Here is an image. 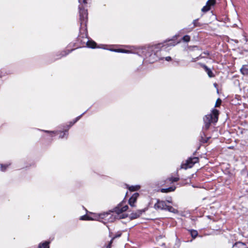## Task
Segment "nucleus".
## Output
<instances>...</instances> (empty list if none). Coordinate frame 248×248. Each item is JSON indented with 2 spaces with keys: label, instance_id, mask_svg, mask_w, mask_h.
I'll return each instance as SVG.
<instances>
[{
  "label": "nucleus",
  "instance_id": "1",
  "mask_svg": "<svg viewBox=\"0 0 248 248\" xmlns=\"http://www.w3.org/2000/svg\"><path fill=\"white\" fill-rule=\"evenodd\" d=\"M154 46L143 47L140 49L138 53H141L143 56L146 57L147 61L150 63H153L159 59L157 56L158 52H155Z\"/></svg>",
  "mask_w": 248,
  "mask_h": 248
},
{
  "label": "nucleus",
  "instance_id": "2",
  "mask_svg": "<svg viewBox=\"0 0 248 248\" xmlns=\"http://www.w3.org/2000/svg\"><path fill=\"white\" fill-rule=\"evenodd\" d=\"M218 111L216 109H213L211 113L207 114L203 118L204 126L203 128L207 130L212 123H217L218 120Z\"/></svg>",
  "mask_w": 248,
  "mask_h": 248
},
{
  "label": "nucleus",
  "instance_id": "3",
  "mask_svg": "<svg viewBox=\"0 0 248 248\" xmlns=\"http://www.w3.org/2000/svg\"><path fill=\"white\" fill-rule=\"evenodd\" d=\"M128 208V206L127 205H123V203L119 204L117 207L115 209V211L111 213H107L101 215V216H104V217L109 220L110 221H113V219L116 217L115 214H117L118 215L120 213L126 211Z\"/></svg>",
  "mask_w": 248,
  "mask_h": 248
},
{
  "label": "nucleus",
  "instance_id": "4",
  "mask_svg": "<svg viewBox=\"0 0 248 248\" xmlns=\"http://www.w3.org/2000/svg\"><path fill=\"white\" fill-rule=\"evenodd\" d=\"M154 208L156 210H165L170 212H174L175 209L172 206L167 205L165 202L157 200L156 203L154 205Z\"/></svg>",
  "mask_w": 248,
  "mask_h": 248
},
{
  "label": "nucleus",
  "instance_id": "5",
  "mask_svg": "<svg viewBox=\"0 0 248 248\" xmlns=\"http://www.w3.org/2000/svg\"><path fill=\"white\" fill-rule=\"evenodd\" d=\"M79 13L81 27H82L83 26H86L88 18V13L87 10L82 9L81 7L79 5Z\"/></svg>",
  "mask_w": 248,
  "mask_h": 248
},
{
  "label": "nucleus",
  "instance_id": "6",
  "mask_svg": "<svg viewBox=\"0 0 248 248\" xmlns=\"http://www.w3.org/2000/svg\"><path fill=\"white\" fill-rule=\"evenodd\" d=\"M199 158L197 157H193L188 159L185 163L181 165V168L184 169H187V168H191L195 163L198 162Z\"/></svg>",
  "mask_w": 248,
  "mask_h": 248
},
{
  "label": "nucleus",
  "instance_id": "7",
  "mask_svg": "<svg viewBox=\"0 0 248 248\" xmlns=\"http://www.w3.org/2000/svg\"><path fill=\"white\" fill-rule=\"evenodd\" d=\"M139 196L138 193H134L129 200L128 203L131 207H135V203L136 202Z\"/></svg>",
  "mask_w": 248,
  "mask_h": 248
},
{
  "label": "nucleus",
  "instance_id": "8",
  "mask_svg": "<svg viewBox=\"0 0 248 248\" xmlns=\"http://www.w3.org/2000/svg\"><path fill=\"white\" fill-rule=\"evenodd\" d=\"M216 2V0H208L206 5L202 7V11L203 12H206L210 9V6L213 5Z\"/></svg>",
  "mask_w": 248,
  "mask_h": 248
},
{
  "label": "nucleus",
  "instance_id": "9",
  "mask_svg": "<svg viewBox=\"0 0 248 248\" xmlns=\"http://www.w3.org/2000/svg\"><path fill=\"white\" fill-rule=\"evenodd\" d=\"M232 248H248V247L245 243L238 242L233 245Z\"/></svg>",
  "mask_w": 248,
  "mask_h": 248
},
{
  "label": "nucleus",
  "instance_id": "10",
  "mask_svg": "<svg viewBox=\"0 0 248 248\" xmlns=\"http://www.w3.org/2000/svg\"><path fill=\"white\" fill-rule=\"evenodd\" d=\"M202 66L205 70V71L207 72L208 76L210 78H212L214 77V75L210 69L208 68L207 66L204 64H202Z\"/></svg>",
  "mask_w": 248,
  "mask_h": 248
},
{
  "label": "nucleus",
  "instance_id": "11",
  "mask_svg": "<svg viewBox=\"0 0 248 248\" xmlns=\"http://www.w3.org/2000/svg\"><path fill=\"white\" fill-rule=\"evenodd\" d=\"M109 50L111 51H114L116 52H121L124 53H131V51L129 50H126L123 49H110Z\"/></svg>",
  "mask_w": 248,
  "mask_h": 248
},
{
  "label": "nucleus",
  "instance_id": "12",
  "mask_svg": "<svg viewBox=\"0 0 248 248\" xmlns=\"http://www.w3.org/2000/svg\"><path fill=\"white\" fill-rule=\"evenodd\" d=\"M241 72L243 75H248V65H244L240 69Z\"/></svg>",
  "mask_w": 248,
  "mask_h": 248
},
{
  "label": "nucleus",
  "instance_id": "13",
  "mask_svg": "<svg viewBox=\"0 0 248 248\" xmlns=\"http://www.w3.org/2000/svg\"><path fill=\"white\" fill-rule=\"evenodd\" d=\"M142 212L143 211L142 210H138L136 212L132 213L131 215V217L133 218H136L139 217Z\"/></svg>",
  "mask_w": 248,
  "mask_h": 248
},
{
  "label": "nucleus",
  "instance_id": "14",
  "mask_svg": "<svg viewBox=\"0 0 248 248\" xmlns=\"http://www.w3.org/2000/svg\"><path fill=\"white\" fill-rule=\"evenodd\" d=\"M86 45L88 47L94 48L96 47V44L93 41H88L86 43Z\"/></svg>",
  "mask_w": 248,
  "mask_h": 248
},
{
  "label": "nucleus",
  "instance_id": "15",
  "mask_svg": "<svg viewBox=\"0 0 248 248\" xmlns=\"http://www.w3.org/2000/svg\"><path fill=\"white\" fill-rule=\"evenodd\" d=\"M175 189V187H169L167 188H162L160 191L162 193H168L171 191H173Z\"/></svg>",
  "mask_w": 248,
  "mask_h": 248
},
{
  "label": "nucleus",
  "instance_id": "16",
  "mask_svg": "<svg viewBox=\"0 0 248 248\" xmlns=\"http://www.w3.org/2000/svg\"><path fill=\"white\" fill-rule=\"evenodd\" d=\"M189 231L190 235L194 239L197 236L198 233L196 230H190Z\"/></svg>",
  "mask_w": 248,
  "mask_h": 248
},
{
  "label": "nucleus",
  "instance_id": "17",
  "mask_svg": "<svg viewBox=\"0 0 248 248\" xmlns=\"http://www.w3.org/2000/svg\"><path fill=\"white\" fill-rule=\"evenodd\" d=\"M81 220H93V218L89 216L88 215H84L80 217Z\"/></svg>",
  "mask_w": 248,
  "mask_h": 248
},
{
  "label": "nucleus",
  "instance_id": "18",
  "mask_svg": "<svg viewBox=\"0 0 248 248\" xmlns=\"http://www.w3.org/2000/svg\"><path fill=\"white\" fill-rule=\"evenodd\" d=\"M48 244H49L48 242H45L42 244H40L39 248H49Z\"/></svg>",
  "mask_w": 248,
  "mask_h": 248
},
{
  "label": "nucleus",
  "instance_id": "19",
  "mask_svg": "<svg viewBox=\"0 0 248 248\" xmlns=\"http://www.w3.org/2000/svg\"><path fill=\"white\" fill-rule=\"evenodd\" d=\"M84 114V113H83L82 114H81L80 116H78L74 121L73 122H70V124L69 126H71L73 125L75 123H76L78 121L81 116Z\"/></svg>",
  "mask_w": 248,
  "mask_h": 248
},
{
  "label": "nucleus",
  "instance_id": "20",
  "mask_svg": "<svg viewBox=\"0 0 248 248\" xmlns=\"http://www.w3.org/2000/svg\"><path fill=\"white\" fill-rule=\"evenodd\" d=\"M9 165L6 164V165H0V170L1 171H5L6 169L8 168Z\"/></svg>",
  "mask_w": 248,
  "mask_h": 248
},
{
  "label": "nucleus",
  "instance_id": "21",
  "mask_svg": "<svg viewBox=\"0 0 248 248\" xmlns=\"http://www.w3.org/2000/svg\"><path fill=\"white\" fill-rule=\"evenodd\" d=\"M68 135L67 131H65L64 132H61L60 133V138H63L65 136H67Z\"/></svg>",
  "mask_w": 248,
  "mask_h": 248
},
{
  "label": "nucleus",
  "instance_id": "22",
  "mask_svg": "<svg viewBox=\"0 0 248 248\" xmlns=\"http://www.w3.org/2000/svg\"><path fill=\"white\" fill-rule=\"evenodd\" d=\"M190 38L189 35H186L183 37V40L184 42H188L190 41Z\"/></svg>",
  "mask_w": 248,
  "mask_h": 248
},
{
  "label": "nucleus",
  "instance_id": "23",
  "mask_svg": "<svg viewBox=\"0 0 248 248\" xmlns=\"http://www.w3.org/2000/svg\"><path fill=\"white\" fill-rule=\"evenodd\" d=\"M179 180L178 177H171L168 179V181L171 182H177Z\"/></svg>",
  "mask_w": 248,
  "mask_h": 248
},
{
  "label": "nucleus",
  "instance_id": "24",
  "mask_svg": "<svg viewBox=\"0 0 248 248\" xmlns=\"http://www.w3.org/2000/svg\"><path fill=\"white\" fill-rule=\"evenodd\" d=\"M140 187H129V190L130 192H133L138 190Z\"/></svg>",
  "mask_w": 248,
  "mask_h": 248
},
{
  "label": "nucleus",
  "instance_id": "25",
  "mask_svg": "<svg viewBox=\"0 0 248 248\" xmlns=\"http://www.w3.org/2000/svg\"><path fill=\"white\" fill-rule=\"evenodd\" d=\"M193 24L194 25V27H197V26H199L200 25L199 24V23L198 22V19H195L193 21Z\"/></svg>",
  "mask_w": 248,
  "mask_h": 248
},
{
  "label": "nucleus",
  "instance_id": "26",
  "mask_svg": "<svg viewBox=\"0 0 248 248\" xmlns=\"http://www.w3.org/2000/svg\"><path fill=\"white\" fill-rule=\"evenodd\" d=\"M221 102V100L220 99H219V98L217 99V100L216 101V105H215V107H218L220 105Z\"/></svg>",
  "mask_w": 248,
  "mask_h": 248
},
{
  "label": "nucleus",
  "instance_id": "27",
  "mask_svg": "<svg viewBox=\"0 0 248 248\" xmlns=\"http://www.w3.org/2000/svg\"><path fill=\"white\" fill-rule=\"evenodd\" d=\"M115 239V237H112L108 245L107 246V248H110L111 244L112 243L113 240Z\"/></svg>",
  "mask_w": 248,
  "mask_h": 248
},
{
  "label": "nucleus",
  "instance_id": "28",
  "mask_svg": "<svg viewBox=\"0 0 248 248\" xmlns=\"http://www.w3.org/2000/svg\"><path fill=\"white\" fill-rule=\"evenodd\" d=\"M165 60L167 61H170L171 60V58L170 56H168V57H165Z\"/></svg>",
  "mask_w": 248,
  "mask_h": 248
},
{
  "label": "nucleus",
  "instance_id": "29",
  "mask_svg": "<svg viewBox=\"0 0 248 248\" xmlns=\"http://www.w3.org/2000/svg\"><path fill=\"white\" fill-rule=\"evenodd\" d=\"M44 132L48 133H55V131L45 130Z\"/></svg>",
  "mask_w": 248,
  "mask_h": 248
},
{
  "label": "nucleus",
  "instance_id": "30",
  "mask_svg": "<svg viewBox=\"0 0 248 248\" xmlns=\"http://www.w3.org/2000/svg\"><path fill=\"white\" fill-rule=\"evenodd\" d=\"M121 233H118V234H117L115 236H114L113 237H115L116 238V237H120L121 236Z\"/></svg>",
  "mask_w": 248,
  "mask_h": 248
},
{
  "label": "nucleus",
  "instance_id": "31",
  "mask_svg": "<svg viewBox=\"0 0 248 248\" xmlns=\"http://www.w3.org/2000/svg\"><path fill=\"white\" fill-rule=\"evenodd\" d=\"M244 40L246 42V43H247L248 42V40L245 36H244Z\"/></svg>",
  "mask_w": 248,
  "mask_h": 248
},
{
  "label": "nucleus",
  "instance_id": "32",
  "mask_svg": "<svg viewBox=\"0 0 248 248\" xmlns=\"http://www.w3.org/2000/svg\"><path fill=\"white\" fill-rule=\"evenodd\" d=\"M199 57H197L195 59H193V60H192V62H195L197 60H199Z\"/></svg>",
  "mask_w": 248,
  "mask_h": 248
},
{
  "label": "nucleus",
  "instance_id": "33",
  "mask_svg": "<svg viewBox=\"0 0 248 248\" xmlns=\"http://www.w3.org/2000/svg\"><path fill=\"white\" fill-rule=\"evenodd\" d=\"M243 50V51H244L248 52V48H244Z\"/></svg>",
  "mask_w": 248,
  "mask_h": 248
},
{
  "label": "nucleus",
  "instance_id": "34",
  "mask_svg": "<svg viewBox=\"0 0 248 248\" xmlns=\"http://www.w3.org/2000/svg\"><path fill=\"white\" fill-rule=\"evenodd\" d=\"M88 0H83V2L84 3H87Z\"/></svg>",
  "mask_w": 248,
  "mask_h": 248
},
{
  "label": "nucleus",
  "instance_id": "35",
  "mask_svg": "<svg viewBox=\"0 0 248 248\" xmlns=\"http://www.w3.org/2000/svg\"><path fill=\"white\" fill-rule=\"evenodd\" d=\"M78 2L80 3V0H78Z\"/></svg>",
  "mask_w": 248,
  "mask_h": 248
},
{
  "label": "nucleus",
  "instance_id": "36",
  "mask_svg": "<svg viewBox=\"0 0 248 248\" xmlns=\"http://www.w3.org/2000/svg\"><path fill=\"white\" fill-rule=\"evenodd\" d=\"M127 195H128V192L126 193V196H127Z\"/></svg>",
  "mask_w": 248,
  "mask_h": 248
},
{
  "label": "nucleus",
  "instance_id": "37",
  "mask_svg": "<svg viewBox=\"0 0 248 248\" xmlns=\"http://www.w3.org/2000/svg\"><path fill=\"white\" fill-rule=\"evenodd\" d=\"M236 43H238V41H235Z\"/></svg>",
  "mask_w": 248,
  "mask_h": 248
}]
</instances>
